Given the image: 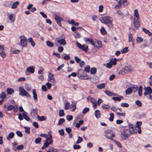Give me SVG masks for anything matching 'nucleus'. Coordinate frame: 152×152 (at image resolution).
<instances>
[{
    "mask_svg": "<svg viewBox=\"0 0 152 152\" xmlns=\"http://www.w3.org/2000/svg\"><path fill=\"white\" fill-rule=\"evenodd\" d=\"M134 17L133 20V24L134 27L137 29L138 28L140 25V19L137 10H134Z\"/></svg>",
    "mask_w": 152,
    "mask_h": 152,
    "instance_id": "obj_1",
    "label": "nucleus"
},
{
    "mask_svg": "<svg viewBox=\"0 0 152 152\" xmlns=\"http://www.w3.org/2000/svg\"><path fill=\"white\" fill-rule=\"evenodd\" d=\"M100 20L102 23L107 24L109 28H112L113 19L112 18L108 16H104L100 18Z\"/></svg>",
    "mask_w": 152,
    "mask_h": 152,
    "instance_id": "obj_2",
    "label": "nucleus"
},
{
    "mask_svg": "<svg viewBox=\"0 0 152 152\" xmlns=\"http://www.w3.org/2000/svg\"><path fill=\"white\" fill-rule=\"evenodd\" d=\"M48 134L49 137V138L47 137L45 141V142L44 143V144L42 147V149L47 147H48L49 145L52 144L53 142V140L51 139L52 137L51 133L50 132H48Z\"/></svg>",
    "mask_w": 152,
    "mask_h": 152,
    "instance_id": "obj_3",
    "label": "nucleus"
},
{
    "mask_svg": "<svg viewBox=\"0 0 152 152\" xmlns=\"http://www.w3.org/2000/svg\"><path fill=\"white\" fill-rule=\"evenodd\" d=\"M132 70V67L130 65L125 66V67L121 69L120 71L119 74L122 75H124L129 73Z\"/></svg>",
    "mask_w": 152,
    "mask_h": 152,
    "instance_id": "obj_4",
    "label": "nucleus"
},
{
    "mask_svg": "<svg viewBox=\"0 0 152 152\" xmlns=\"http://www.w3.org/2000/svg\"><path fill=\"white\" fill-rule=\"evenodd\" d=\"M130 131L131 130L128 129H124L121 132V136L122 138L123 139L124 138H127L131 134H133L131 133Z\"/></svg>",
    "mask_w": 152,
    "mask_h": 152,
    "instance_id": "obj_5",
    "label": "nucleus"
},
{
    "mask_svg": "<svg viewBox=\"0 0 152 152\" xmlns=\"http://www.w3.org/2000/svg\"><path fill=\"white\" fill-rule=\"evenodd\" d=\"M19 95L22 96H25L30 98L31 96L30 94L22 87L19 88Z\"/></svg>",
    "mask_w": 152,
    "mask_h": 152,
    "instance_id": "obj_6",
    "label": "nucleus"
},
{
    "mask_svg": "<svg viewBox=\"0 0 152 152\" xmlns=\"http://www.w3.org/2000/svg\"><path fill=\"white\" fill-rule=\"evenodd\" d=\"M58 38H56L55 42V44L57 46H58L59 43L60 45H65L66 44L65 40L63 39H58Z\"/></svg>",
    "mask_w": 152,
    "mask_h": 152,
    "instance_id": "obj_7",
    "label": "nucleus"
},
{
    "mask_svg": "<svg viewBox=\"0 0 152 152\" xmlns=\"http://www.w3.org/2000/svg\"><path fill=\"white\" fill-rule=\"evenodd\" d=\"M20 38L21 45L23 47H25L27 45V39L24 36H21Z\"/></svg>",
    "mask_w": 152,
    "mask_h": 152,
    "instance_id": "obj_8",
    "label": "nucleus"
},
{
    "mask_svg": "<svg viewBox=\"0 0 152 152\" xmlns=\"http://www.w3.org/2000/svg\"><path fill=\"white\" fill-rule=\"evenodd\" d=\"M55 20L56 21L57 23L60 26H61V21H63V20L61 17L58 16L56 15H55L54 18Z\"/></svg>",
    "mask_w": 152,
    "mask_h": 152,
    "instance_id": "obj_9",
    "label": "nucleus"
},
{
    "mask_svg": "<svg viewBox=\"0 0 152 152\" xmlns=\"http://www.w3.org/2000/svg\"><path fill=\"white\" fill-rule=\"evenodd\" d=\"M84 40L86 43L88 44H91L95 47V44L92 39L88 37H86L84 38Z\"/></svg>",
    "mask_w": 152,
    "mask_h": 152,
    "instance_id": "obj_10",
    "label": "nucleus"
},
{
    "mask_svg": "<svg viewBox=\"0 0 152 152\" xmlns=\"http://www.w3.org/2000/svg\"><path fill=\"white\" fill-rule=\"evenodd\" d=\"M48 81L52 83H54L55 80L53 74L52 73H49L48 75Z\"/></svg>",
    "mask_w": 152,
    "mask_h": 152,
    "instance_id": "obj_11",
    "label": "nucleus"
},
{
    "mask_svg": "<svg viewBox=\"0 0 152 152\" xmlns=\"http://www.w3.org/2000/svg\"><path fill=\"white\" fill-rule=\"evenodd\" d=\"M144 89L145 91L144 93V94L145 96L148 94H150L152 93V89L149 87H145Z\"/></svg>",
    "mask_w": 152,
    "mask_h": 152,
    "instance_id": "obj_12",
    "label": "nucleus"
},
{
    "mask_svg": "<svg viewBox=\"0 0 152 152\" xmlns=\"http://www.w3.org/2000/svg\"><path fill=\"white\" fill-rule=\"evenodd\" d=\"M37 108H35L32 109L31 110V115L32 118H36L37 115Z\"/></svg>",
    "mask_w": 152,
    "mask_h": 152,
    "instance_id": "obj_13",
    "label": "nucleus"
},
{
    "mask_svg": "<svg viewBox=\"0 0 152 152\" xmlns=\"http://www.w3.org/2000/svg\"><path fill=\"white\" fill-rule=\"evenodd\" d=\"M84 72V71L83 70V69H80L78 70V72L77 74V77L79 78H80L82 77H84V76H83V73Z\"/></svg>",
    "mask_w": 152,
    "mask_h": 152,
    "instance_id": "obj_14",
    "label": "nucleus"
},
{
    "mask_svg": "<svg viewBox=\"0 0 152 152\" xmlns=\"http://www.w3.org/2000/svg\"><path fill=\"white\" fill-rule=\"evenodd\" d=\"M15 134L13 132H11L7 136V140H10V139H12L14 137Z\"/></svg>",
    "mask_w": 152,
    "mask_h": 152,
    "instance_id": "obj_15",
    "label": "nucleus"
},
{
    "mask_svg": "<svg viewBox=\"0 0 152 152\" xmlns=\"http://www.w3.org/2000/svg\"><path fill=\"white\" fill-rule=\"evenodd\" d=\"M9 17V19L12 21V22H14L15 21V16L14 14H10Z\"/></svg>",
    "mask_w": 152,
    "mask_h": 152,
    "instance_id": "obj_16",
    "label": "nucleus"
},
{
    "mask_svg": "<svg viewBox=\"0 0 152 152\" xmlns=\"http://www.w3.org/2000/svg\"><path fill=\"white\" fill-rule=\"evenodd\" d=\"M130 87L133 92H135L138 90V88L137 85H132Z\"/></svg>",
    "mask_w": 152,
    "mask_h": 152,
    "instance_id": "obj_17",
    "label": "nucleus"
},
{
    "mask_svg": "<svg viewBox=\"0 0 152 152\" xmlns=\"http://www.w3.org/2000/svg\"><path fill=\"white\" fill-rule=\"evenodd\" d=\"M94 114L95 117L97 118H99L100 117V113L99 110H96L94 112Z\"/></svg>",
    "mask_w": 152,
    "mask_h": 152,
    "instance_id": "obj_18",
    "label": "nucleus"
},
{
    "mask_svg": "<svg viewBox=\"0 0 152 152\" xmlns=\"http://www.w3.org/2000/svg\"><path fill=\"white\" fill-rule=\"evenodd\" d=\"M26 70L30 73H33L34 72V69L32 66H31L27 68Z\"/></svg>",
    "mask_w": 152,
    "mask_h": 152,
    "instance_id": "obj_19",
    "label": "nucleus"
},
{
    "mask_svg": "<svg viewBox=\"0 0 152 152\" xmlns=\"http://www.w3.org/2000/svg\"><path fill=\"white\" fill-rule=\"evenodd\" d=\"M19 2L18 1H17L14 3L12 5L11 8L12 9H15L18 6L19 4Z\"/></svg>",
    "mask_w": 152,
    "mask_h": 152,
    "instance_id": "obj_20",
    "label": "nucleus"
},
{
    "mask_svg": "<svg viewBox=\"0 0 152 152\" xmlns=\"http://www.w3.org/2000/svg\"><path fill=\"white\" fill-rule=\"evenodd\" d=\"M123 98V97L122 96H119L118 97H113L112 99L114 100L118 101H120L121 99Z\"/></svg>",
    "mask_w": 152,
    "mask_h": 152,
    "instance_id": "obj_21",
    "label": "nucleus"
},
{
    "mask_svg": "<svg viewBox=\"0 0 152 152\" xmlns=\"http://www.w3.org/2000/svg\"><path fill=\"white\" fill-rule=\"evenodd\" d=\"M32 93L33 95V97L34 100H37V95L36 92V90L35 89H33Z\"/></svg>",
    "mask_w": 152,
    "mask_h": 152,
    "instance_id": "obj_22",
    "label": "nucleus"
},
{
    "mask_svg": "<svg viewBox=\"0 0 152 152\" xmlns=\"http://www.w3.org/2000/svg\"><path fill=\"white\" fill-rule=\"evenodd\" d=\"M68 23L70 24L76 26H78L79 24L78 23L75 22L73 20H71L70 21H68Z\"/></svg>",
    "mask_w": 152,
    "mask_h": 152,
    "instance_id": "obj_23",
    "label": "nucleus"
},
{
    "mask_svg": "<svg viewBox=\"0 0 152 152\" xmlns=\"http://www.w3.org/2000/svg\"><path fill=\"white\" fill-rule=\"evenodd\" d=\"M128 40L129 42H131L132 41H134V39H133V36L132 34L130 33L128 36Z\"/></svg>",
    "mask_w": 152,
    "mask_h": 152,
    "instance_id": "obj_24",
    "label": "nucleus"
},
{
    "mask_svg": "<svg viewBox=\"0 0 152 152\" xmlns=\"http://www.w3.org/2000/svg\"><path fill=\"white\" fill-rule=\"evenodd\" d=\"M28 41L31 43V45L33 47H34L35 45V43L33 41L31 37H30L28 39Z\"/></svg>",
    "mask_w": 152,
    "mask_h": 152,
    "instance_id": "obj_25",
    "label": "nucleus"
},
{
    "mask_svg": "<svg viewBox=\"0 0 152 152\" xmlns=\"http://www.w3.org/2000/svg\"><path fill=\"white\" fill-rule=\"evenodd\" d=\"M132 91V89L131 88V87H130L126 90V94H130L131 93Z\"/></svg>",
    "mask_w": 152,
    "mask_h": 152,
    "instance_id": "obj_26",
    "label": "nucleus"
},
{
    "mask_svg": "<svg viewBox=\"0 0 152 152\" xmlns=\"http://www.w3.org/2000/svg\"><path fill=\"white\" fill-rule=\"evenodd\" d=\"M81 49H82L86 52H87L88 51V47L86 45H83L81 48Z\"/></svg>",
    "mask_w": 152,
    "mask_h": 152,
    "instance_id": "obj_27",
    "label": "nucleus"
},
{
    "mask_svg": "<svg viewBox=\"0 0 152 152\" xmlns=\"http://www.w3.org/2000/svg\"><path fill=\"white\" fill-rule=\"evenodd\" d=\"M7 92L8 94H11L14 92V90L12 88H7Z\"/></svg>",
    "mask_w": 152,
    "mask_h": 152,
    "instance_id": "obj_28",
    "label": "nucleus"
},
{
    "mask_svg": "<svg viewBox=\"0 0 152 152\" xmlns=\"http://www.w3.org/2000/svg\"><path fill=\"white\" fill-rule=\"evenodd\" d=\"M110 62L113 64L114 65H115L116 64L117 61L116 59L115 58H112L111 59Z\"/></svg>",
    "mask_w": 152,
    "mask_h": 152,
    "instance_id": "obj_29",
    "label": "nucleus"
},
{
    "mask_svg": "<svg viewBox=\"0 0 152 152\" xmlns=\"http://www.w3.org/2000/svg\"><path fill=\"white\" fill-rule=\"evenodd\" d=\"M97 87L99 89H102L105 87V84L104 83H102L100 84H98L97 85Z\"/></svg>",
    "mask_w": 152,
    "mask_h": 152,
    "instance_id": "obj_30",
    "label": "nucleus"
},
{
    "mask_svg": "<svg viewBox=\"0 0 152 152\" xmlns=\"http://www.w3.org/2000/svg\"><path fill=\"white\" fill-rule=\"evenodd\" d=\"M129 128L128 129L131 130V131H131V133H134L135 131L133 129V126L132 124H130L129 125Z\"/></svg>",
    "mask_w": 152,
    "mask_h": 152,
    "instance_id": "obj_31",
    "label": "nucleus"
},
{
    "mask_svg": "<svg viewBox=\"0 0 152 152\" xmlns=\"http://www.w3.org/2000/svg\"><path fill=\"white\" fill-rule=\"evenodd\" d=\"M46 44L49 47H52L53 46V44L49 41H47L46 42Z\"/></svg>",
    "mask_w": 152,
    "mask_h": 152,
    "instance_id": "obj_32",
    "label": "nucleus"
},
{
    "mask_svg": "<svg viewBox=\"0 0 152 152\" xmlns=\"http://www.w3.org/2000/svg\"><path fill=\"white\" fill-rule=\"evenodd\" d=\"M136 41L137 43H140L143 41V39L141 37H137L136 38Z\"/></svg>",
    "mask_w": 152,
    "mask_h": 152,
    "instance_id": "obj_33",
    "label": "nucleus"
},
{
    "mask_svg": "<svg viewBox=\"0 0 152 152\" xmlns=\"http://www.w3.org/2000/svg\"><path fill=\"white\" fill-rule=\"evenodd\" d=\"M22 115L24 119L28 121H30V119L29 117L25 114L24 113H23Z\"/></svg>",
    "mask_w": 152,
    "mask_h": 152,
    "instance_id": "obj_34",
    "label": "nucleus"
},
{
    "mask_svg": "<svg viewBox=\"0 0 152 152\" xmlns=\"http://www.w3.org/2000/svg\"><path fill=\"white\" fill-rule=\"evenodd\" d=\"M96 72V69L95 68H92L90 70L91 73L92 74H94Z\"/></svg>",
    "mask_w": 152,
    "mask_h": 152,
    "instance_id": "obj_35",
    "label": "nucleus"
},
{
    "mask_svg": "<svg viewBox=\"0 0 152 152\" xmlns=\"http://www.w3.org/2000/svg\"><path fill=\"white\" fill-rule=\"evenodd\" d=\"M97 42L98 45L95 47H97L98 48H100L102 47V44L101 42L97 40Z\"/></svg>",
    "mask_w": 152,
    "mask_h": 152,
    "instance_id": "obj_36",
    "label": "nucleus"
},
{
    "mask_svg": "<svg viewBox=\"0 0 152 152\" xmlns=\"http://www.w3.org/2000/svg\"><path fill=\"white\" fill-rule=\"evenodd\" d=\"M89 110V108L86 107L84 108L83 110L82 113L83 114H85Z\"/></svg>",
    "mask_w": 152,
    "mask_h": 152,
    "instance_id": "obj_37",
    "label": "nucleus"
},
{
    "mask_svg": "<svg viewBox=\"0 0 152 152\" xmlns=\"http://www.w3.org/2000/svg\"><path fill=\"white\" fill-rule=\"evenodd\" d=\"M83 140V139L80 136L78 137V139L77 141L76 142V143L77 144H78L81 142Z\"/></svg>",
    "mask_w": 152,
    "mask_h": 152,
    "instance_id": "obj_38",
    "label": "nucleus"
},
{
    "mask_svg": "<svg viewBox=\"0 0 152 152\" xmlns=\"http://www.w3.org/2000/svg\"><path fill=\"white\" fill-rule=\"evenodd\" d=\"M14 107V106L12 105H9L8 107H7L6 109L7 110L10 111L12 110Z\"/></svg>",
    "mask_w": 152,
    "mask_h": 152,
    "instance_id": "obj_39",
    "label": "nucleus"
},
{
    "mask_svg": "<svg viewBox=\"0 0 152 152\" xmlns=\"http://www.w3.org/2000/svg\"><path fill=\"white\" fill-rule=\"evenodd\" d=\"M37 118L39 121H43L45 120V118L44 116H40L39 115L37 116Z\"/></svg>",
    "mask_w": 152,
    "mask_h": 152,
    "instance_id": "obj_40",
    "label": "nucleus"
},
{
    "mask_svg": "<svg viewBox=\"0 0 152 152\" xmlns=\"http://www.w3.org/2000/svg\"><path fill=\"white\" fill-rule=\"evenodd\" d=\"M64 115V110H59V115L60 117H62Z\"/></svg>",
    "mask_w": 152,
    "mask_h": 152,
    "instance_id": "obj_41",
    "label": "nucleus"
},
{
    "mask_svg": "<svg viewBox=\"0 0 152 152\" xmlns=\"http://www.w3.org/2000/svg\"><path fill=\"white\" fill-rule=\"evenodd\" d=\"M65 121V119L64 118H60L59 119L58 124V125H60L62 124Z\"/></svg>",
    "mask_w": 152,
    "mask_h": 152,
    "instance_id": "obj_42",
    "label": "nucleus"
},
{
    "mask_svg": "<svg viewBox=\"0 0 152 152\" xmlns=\"http://www.w3.org/2000/svg\"><path fill=\"white\" fill-rule=\"evenodd\" d=\"M70 107V104L69 102H67L66 103V105L64 107V108L66 110H68Z\"/></svg>",
    "mask_w": 152,
    "mask_h": 152,
    "instance_id": "obj_43",
    "label": "nucleus"
},
{
    "mask_svg": "<svg viewBox=\"0 0 152 152\" xmlns=\"http://www.w3.org/2000/svg\"><path fill=\"white\" fill-rule=\"evenodd\" d=\"M101 33L102 34H104L106 33V31L103 27H102L100 29Z\"/></svg>",
    "mask_w": 152,
    "mask_h": 152,
    "instance_id": "obj_44",
    "label": "nucleus"
},
{
    "mask_svg": "<svg viewBox=\"0 0 152 152\" xmlns=\"http://www.w3.org/2000/svg\"><path fill=\"white\" fill-rule=\"evenodd\" d=\"M6 97V95L4 92H2L0 95V98L4 99Z\"/></svg>",
    "mask_w": 152,
    "mask_h": 152,
    "instance_id": "obj_45",
    "label": "nucleus"
},
{
    "mask_svg": "<svg viewBox=\"0 0 152 152\" xmlns=\"http://www.w3.org/2000/svg\"><path fill=\"white\" fill-rule=\"evenodd\" d=\"M110 117L109 118L110 121H112L113 120L114 117V114L113 113L110 114Z\"/></svg>",
    "mask_w": 152,
    "mask_h": 152,
    "instance_id": "obj_46",
    "label": "nucleus"
},
{
    "mask_svg": "<svg viewBox=\"0 0 152 152\" xmlns=\"http://www.w3.org/2000/svg\"><path fill=\"white\" fill-rule=\"evenodd\" d=\"M41 141V138L39 137L38 138H37L35 140V142L36 144H38V143H40Z\"/></svg>",
    "mask_w": 152,
    "mask_h": 152,
    "instance_id": "obj_47",
    "label": "nucleus"
},
{
    "mask_svg": "<svg viewBox=\"0 0 152 152\" xmlns=\"http://www.w3.org/2000/svg\"><path fill=\"white\" fill-rule=\"evenodd\" d=\"M104 92L106 94L110 96H112L113 95V93L109 91L106 90Z\"/></svg>",
    "mask_w": 152,
    "mask_h": 152,
    "instance_id": "obj_48",
    "label": "nucleus"
},
{
    "mask_svg": "<svg viewBox=\"0 0 152 152\" xmlns=\"http://www.w3.org/2000/svg\"><path fill=\"white\" fill-rule=\"evenodd\" d=\"M24 128L25 129V132L27 133V134H29L30 133V128L28 127H27L26 126H25L24 127Z\"/></svg>",
    "mask_w": 152,
    "mask_h": 152,
    "instance_id": "obj_49",
    "label": "nucleus"
},
{
    "mask_svg": "<svg viewBox=\"0 0 152 152\" xmlns=\"http://www.w3.org/2000/svg\"><path fill=\"white\" fill-rule=\"evenodd\" d=\"M113 142L115 143L119 147L122 148V146L120 142L115 140H113Z\"/></svg>",
    "mask_w": 152,
    "mask_h": 152,
    "instance_id": "obj_50",
    "label": "nucleus"
},
{
    "mask_svg": "<svg viewBox=\"0 0 152 152\" xmlns=\"http://www.w3.org/2000/svg\"><path fill=\"white\" fill-rule=\"evenodd\" d=\"M128 51V48L127 47H125L123 49L121 50V52L122 53H125Z\"/></svg>",
    "mask_w": 152,
    "mask_h": 152,
    "instance_id": "obj_51",
    "label": "nucleus"
},
{
    "mask_svg": "<svg viewBox=\"0 0 152 152\" xmlns=\"http://www.w3.org/2000/svg\"><path fill=\"white\" fill-rule=\"evenodd\" d=\"M25 88L27 91H30L31 89V86L27 84H26Z\"/></svg>",
    "mask_w": 152,
    "mask_h": 152,
    "instance_id": "obj_52",
    "label": "nucleus"
},
{
    "mask_svg": "<svg viewBox=\"0 0 152 152\" xmlns=\"http://www.w3.org/2000/svg\"><path fill=\"white\" fill-rule=\"evenodd\" d=\"M101 107L103 109H108L110 108V106L108 105L105 104L104 105H102Z\"/></svg>",
    "mask_w": 152,
    "mask_h": 152,
    "instance_id": "obj_53",
    "label": "nucleus"
},
{
    "mask_svg": "<svg viewBox=\"0 0 152 152\" xmlns=\"http://www.w3.org/2000/svg\"><path fill=\"white\" fill-rule=\"evenodd\" d=\"M90 67L88 65L86 67H85L84 68V69L85 71L87 72H89L90 71Z\"/></svg>",
    "mask_w": 152,
    "mask_h": 152,
    "instance_id": "obj_54",
    "label": "nucleus"
},
{
    "mask_svg": "<svg viewBox=\"0 0 152 152\" xmlns=\"http://www.w3.org/2000/svg\"><path fill=\"white\" fill-rule=\"evenodd\" d=\"M0 55L2 57L4 58L6 56V54L4 50L0 52Z\"/></svg>",
    "mask_w": 152,
    "mask_h": 152,
    "instance_id": "obj_55",
    "label": "nucleus"
},
{
    "mask_svg": "<svg viewBox=\"0 0 152 152\" xmlns=\"http://www.w3.org/2000/svg\"><path fill=\"white\" fill-rule=\"evenodd\" d=\"M58 132L60 135L61 136H63L64 134V129H61L58 130Z\"/></svg>",
    "mask_w": 152,
    "mask_h": 152,
    "instance_id": "obj_56",
    "label": "nucleus"
},
{
    "mask_svg": "<svg viewBox=\"0 0 152 152\" xmlns=\"http://www.w3.org/2000/svg\"><path fill=\"white\" fill-rule=\"evenodd\" d=\"M66 118L68 121H70L72 119L73 117L72 115H67L66 116Z\"/></svg>",
    "mask_w": 152,
    "mask_h": 152,
    "instance_id": "obj_57",
    "label": "nucleus"
},
{
    "mask_svg": "<svg viewBox=\"0 0 152 152\" xmlns=\"http://www.w3.org/2000/svg\"><path fill=\"white\" fill-rule=\"evenodd\" d=\"M113 64L110 62L108 63L106 65V67L108 68H111Z\"/></svg>",
    "mask_w": 152,
    "mask_h": 152,
    "instance_id": "obj_58",
    "label": "nucleus"
},
{
    "mask_svg": "<svg viewBox=\"0 0 152 152\" xmlns=\"http://www.w3.org/2000/svg\"><path fill=\"white\" fill-rule=\"evenodd\" d=\"M16 134L19 137H22L23 136L22 133L20 131H17L16 132Z\"/></svg>",
    "mask_w": 152,
    "mask_h": 152,
    "instance_id": "obj_59",
    "label": "nucleus"
},
{
    "mask_svg": "<svg viewBox=\"0 0 152 152\" xmlns=\"http://www.w3.org/2000/svg\"><path fill=\"white\" fill-rule=\"evenodd\" d=\"M62 58L65 60H68L70 58V56L68 55H66L64 57H63Z\"/></svg>",
    "mask_w": 152,
    "mask_h": 152,
    "instance_id": "obj_60",
    "label": "nucleus"
},
{
    "mask_svg": "<svg viewBox=\"0 0 152 152\" xmlns=\"http://www.w3.org/2000/svg\"><path fill=\"white\" fill-rule=\"evenodd\" d=\"M136 104L139 107H141L142 105L141 102L139 100H137L135 102Z\"/></svg>",
    "mask_w": 152,
    "mask_h": 152,
    "instance_id": "obj_61",
    "label": "nucleus"
},
{
    "mask_svg": "<svg viewBox=\"0 0 152 152\" xmlns=\"http://www.w3.org/2000/svg\"><path fill=\"white\" fill-rule=\"evenodd\" d=\"M23 145H20L18 146L17 147V149L18 150H20L23 149Z\"/></svg>",
    "mask_w": 152,
    "mask_h": 152,
    "instance_id": "obj_62",
    "label": "nucleus"
},
{
    "mask_svg": "<svg viewBox=\"0 0 152 152\" xmlns=\"http://www.w3.org/2000/svg\"><path fill=\"white\" fill-rule=\"evenodd\" d=\"M33 125V126L36 128H39V125H38V123L36 122H34L32 123Z\"/></svg>",
    "mask_w": 152,
    "mask_h": 152,
    "instance_id": "obj_63",
    "label": "nucleus"
},
{
    "mask_svg": "<svg viewBox=\"0 0 152 152\" xmlns=\"http://www.w3.org/2000/svg\"><path fill=\"white\" fill-rule=\"evenodd\" d=\"M63 48L61 46L59 47L57 49L59 53L62 52L63 51Z\"/></svg>",
    "mask_w": 152,
    "mask_h": 152,
    "instance_id": "obj_64",
    "label": "nucleus"
}]
</instances>
